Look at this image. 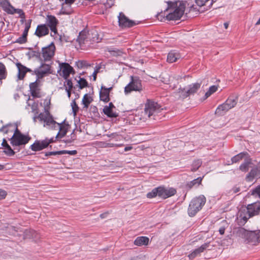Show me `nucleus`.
I'll return each instance as SVG.
<instances>
[{"label": "nucleus", "mask_w": 260, "mask_h": 260, "mask_svg": "<svg viewBox=\"0 0 260 260\" xmlns=\"http://www.w3.org/2000/svg\"><path fill=\"white\" fill-rule=\"evenodd\" d=\"M185 9V4L183 2H168V8L166 11L169 12L166 15L167 19L168 20H179L183 15Z\"/></svg>", "instance_id": "1"}, {"label": "nucleus", "mask_w": 260, "mask_h": 260, "mask_svg": "<svg viewBox=\"0 0 260 260\" xmlns=\"http://www.w3.org/2000/svg\"><path fill=\"white\" fill-rule=\"evenodd\" d=\"M162 109L157 103L151 100H147L145 105L144 115L150 119L156 120L157 114Z\"/></svg>", "instance_id": "2"}, {"label": "nucleus", "mask_w": 260, "mask_h": 260, "mask_svg": "<svg viewBox=\"0 0 260 260\" xmlns=\"http://www.w3.org/2000/svg\"><path fill=\"white\" fill-rule=\"evenodd\" d=\"M206 202V199L204 195H200L194 198L190 202L188 208V214L190 217L194 216L201 210Z\"/></svg>", "instance_id": "3"}, {"label": "nucleus", "mask_w": 260, "mask_h": 260, "mask_svg": "<svg viewBox=\"0 0 260 260\" xmlns=\"http://www.w3.org/2000/svg\"><path fill=\"white\" fill-rule=\"evenodd\" d=\"M30 138L28 136L22 134L16 127V129L12 137L10 139V143L14 147L24 145L27 144L30 140Z\"/></svg>", "instance_id": "4"}, {"label": "nucleus", "mask_w": 260, "mask_h": 260, "mask_svg": "<svg viewBox=\"0 0 260 260\" xmlns=\"http://www.w3.org/2000/svg\"><path fill=\"white\" fill-rule=\"evenodd\" d=\"M131 82L125 87L124 92L125 94L131 93L132 91L141 92L143 90L142 81L138 77L131 76Z\"/></svg>", "instance_id": "5"}, {"label": "nucleus", "mask_w": 260, "mask_h": 260, "mask_svg": "<svg viewBox=\"0 0 260 260\" xmlns=\"http://www.w3.org/2000/svg\"><path fill=\"white\" fill-rule=\"evenodd\" d=\"M39 119L40 121H44V126L48 128L55 129L58 122L53 120L52 116L48 110L45 108V113H41L38 114Z\"/></svg>", "instance_id": "6"}, {"label": "nucleus", "mask_w": 260, "mask_h": 260, "mask_svg": "<svg viewBox=\"0 0 260 260\" xmlns=\"http://www.w3.org/2000/svg\"><path fill=\"white\" fill-rule=\"evenodd\" d=\"M237 104V98L230 97L222 104L220 105L216 110L215 113L219 115H223L229 110L234 108Z\"/></svg>", "instance_id": "7"}, {"label": "nucleus", "mask_w": 260, "mask_h": 260, "mask_svg": "<svg viewBox=\"0 0 260 260\" xmlns=\"http://www.w3.org/2000/svg\"><path fill=\"white\" fill-rule=\"evenodd\" d=\"M54 142L53 138H46L43 140H36L30 148L34 151H38L47 148L48 145Z\"/></svg>", "instance_id": "8"}, {"label": "nucleus", "mask_w": 260, "mask_h": 260, "mask_svg": "<svg viewBox=\"0 0 260 260\" xmlns=\"http://www.w3.org/2000/svg\"><path fill=\"white\" fill-rule=\"evenodd\" d=\"M201 87V84L199 83H193L188 85L186 88L180 89L179 92L183 98H185L197 92Z\"/></svg>", "instance_id": "9"}, {"label": "nucleus", "mask_w": 260, "mask_h": 260, "mask_svg": "<svg viewBox=\"0 0 260 260\" xmlns=\"http://www.w3.org/2000/svg\"><path fill=\"white\" fill-rule=\"evenodd\" d=\"M55 47L53 43L42 49V56L45 61H49L51 59L54 55Z\"/></svg>", "instance_id": "10"}, {"label": "nucleus", "mask_w": 260, "mask_h": 260, "mask_svg": "<svg viewBox=\"0 0 260 260\" xmlns=\"http://www.w3.org/2000/svg\"><path fill=\"white\" fill-rule=\"evenodd\" d=\"M38 80L39 79H37L35 82L31 83L29 84L30 93L31 96L34 98H40L42 96L41 84Z\"/></svg>", "instance_id": "11"}, {"label": "nucleus", "mask_w": 260, "mask_h": 260, "mask_svg": "<svg viewBox=\"0 0 260 260\" xmlns=\"http://www.w3.org/2000/svg\"><path fill=\"white\" fill-rule=\"evenodd\" d=\"M118 22L119 26L122 28H129L138 24L134 21L129 20L122 12H120L119 14Z\"/></svg>", "instance_id": "12"}, {"label": "nucleus", "mask_w": 260, "mask_h": 260, "mask_svg": "<svg viewBox=\"0 0 260 260\" xmlns=\"http://www.w3.org/2000/svg\"><path fill=\"white\" fill-rule=\"evenodd\" d=\"M158 197L164 199L174 196L176 193V190L173 188H166L162 186L157 187Z\"/></svg>", "instance_id": "13"}, {"label": "nucleus", "mask_w": 260, "mask_h": 260, "mask_svg": "<svg viewBox=\"0 0 260 260\" xmlns=\"http://www.w3.org/2000/svg\"><path fill=\"white\" fill-rule=\"evenodd\" d=\"M60 71H62V77L67 79L70 76L71 74H74L75 72L72 67L68 63L62 62L59 63Z\"/></svg>", "instance_id": "14"}, {"label": "nucleus", "mask_w": 260, "mask_h": 260, "mask_svg": "<svg viewBox=\"0 0 260 260\" xmlns=\"http://www.w3.org/2000/svg\"><path fill=\"white\" fill-rule=\"evenodd\" d=\"M250 217V215L244 209H240L237 213V223L239 225L243 226Z\"/></svg>", "instance_id": "15"}, {"label": "nucleus", "mask_w": 260, "mask_h": 260, "mask_svg": "<svg viewBox=\"0 0 260 260\" xmlns=\"http://www.w3.org/2000/svg\"><path fill=\"white\" fill-rule=\"evenodd\" d=\"M46 25L50 28L52 32L55 34L57 32V25L58 21L54 16L48 15L46 18Z\"/></svg>", "instance_id": "16"}, {"label": "nucleus", "mask_w": 260, "mask_h": 260, "mask_svg": "<svg viewBox=\"0 0 260 260\" xmlns=\"http://www.w3.org/2000/svg\"><path fill=\"white\" fill-rule=\"evenodd\" d=\"M50 65L42 64L39 69H35L34 72L36 75L37 79H40L43 78L46 74L50 73Z\"/></svg>", "instance_id": "17"}, {"label": "nucleus", "mask_w": 260, "mask_h": 260, "mask_svg": "<svg viewBox=\"0 0 260 260\" xmlns=\"http://www.w3.org/2000/svg\"><path fill=\"white\" fill-rule=\"evenodd\" d=\"M250 215L251 217L258 215L260 212V202H256L247 205L244 209Z\"/></svg>", "instance_id": "18"}, {"label": "nucleus", "mask_w": 260, "mask_h": 260, "mask_svg": "<svg viewBox=\"0 0 260 260\" xmlns=\"http://www.w3.org/2000/svg\"><path fill=\"white\" fill-rule=\"evenodd\" d=\"M249 231L241 227H235L233 231L234 236L245 242Z\"/></svg>", "instance_id": "19"}, {"label": "nucleus", "mask_w": 260, "mask_h": 260, "mask_svg": "<svg viewBox=\"0 0 260 260\" xmlns=\"http://www.w3.org/2000/svg\"><path fill=\"white\" fill-rule=\"evenodd\" d=\"M56 127L59 128V131L56 135V138H62L67 134L68 129L70 128V125L68 123H66L65 120H64L61 123H58Z\"/></svg>", "instance_id": "20"}, {"label": "nucleus", "mask_w": 260, "mask_h": 260, "mask_svg": "<svg viewBox=\"0 0 260 260\" xmlns=\"http://www.w3.org/2000/svg\"><path fill=\"white\" fill-rule=\"evenodd\" d=\"M16 66L18 69V73L17 74L19 80H22L27 72H32V70L25 66L22 65L20 62H17Z\"/></svg>", "instance_id": "21"}, {"label": "nucleus", "mask_w": 260, "mask_h": 260, "mask_svg": "<svg viewBox=\"0 0 260 260\" xmlns=\"http://www.w3.org/2000/svg\"><path fill=\"white\" fill-rule=\"evenodd\" d=\"M209 246V243H205L202 245L198 248L194 250L191 253L188 255V257L190 259L192 260L196 257L198 256L201 253L204 252V251Z\"/></svg>", "instance_id": "22"}, {"label": "nucleus", "mask_w": 260, "mask_h": 260, "mask_svg": "<svg viewBox=\"0 0 260 260\" xmlns=\"http://www.w3.org/2000/svg\"><path fill=\"white\" fill-rule=\"evenodd\" d=\"M247 243H251L252 245H256L259 243L258 234L255 232L249 231L247 236L245 242Z\"/></svg>", "instance_id": "23"}, {"label": "nucleus", "mask_w": 260, "mask_h": 260, "mask_svg": "<svg viewBox=\"0 0 260 260\" xmlns=\"http://www.w3.org/2000/svg\"><path fill=\"white\" fill-rule=\"evenodd\" d=\"M49 28L45 24L38 25L35 34L39 37H42L49 34Z\"/></svg>", "instance_id": "24"}, {"label": "nucleus", "mask_w": 260, "mask_h": 260, "mask_svg": "<svg viewBox=\"0 0 260 260\" xmlns=\"http://www.w3.org/2000/svg\"><path fill=\"white\" fill-rule=\"evenodd\" d=\"M181 58L180 54L175 50L171 51L167 56V61L169 63H173L176 62Z\"/></svg>", "instance_id": "25"}, {"label": "nucleus", "mask_w": 260, "mask_h": 260, "mask_svg": "<svg viewBox=\"0 0 260 260\" xmlns=\"http://www.w3.org/2000/svg\"><path fill=\"white\" fill-rule=\"evenodd\" d=\"M149 242V239L145 236L137 237L134 241V244L138 246L147 245Z\"/></svg>", "instance_id": "26"}, {"label": "nucleus", "mask_w": 260, "mask_h": 260, "mask_svg": "<svg viewBox=\"0 0 260 260\" xmlns=\"http://www.w3.org/2000/svg\"><path fill=\"white\" fill-rule=\"evenodd\" d=\"M259 170L257 167H254L251 169L249 173L246 175L245 179L247 181L251 182L254 178L258 175Z\"/></svg>", "instance_id": "27"}, {"label": "nucleus", "mask_w": 260, "mask_h": 260, "mask_svg": "<svg viewBox=\"0 0 260 260\" xmlns=\"http://www.w3.org/2000/svg\"><path fill=\"white\" fill-rule=\"evenodd\" d=\"M100 98L101 101L107 103L110 101L109 93L106 91V87L102 86L100 92Z\"/></svg>", "instance_id": "28"}, {"label": "nucleus", "mask_w": 260, "mask_h": 260, "mask_svg": "<svg viewBox=\"0 0 260 260\" xmlns=\"http://www.w3.org/2000/svg\"><path fill=\"white\" fill-rule=\"evenodd\" d=\"M17 126L14 124L9 123L4 125L0 128V132H3L5 134H8L10 132H13L16 129Z\"/></svg>", "instance_id": "29"}, {"label": "nucleus", "mask_w": 260, "mask_h": 260, "mask_svg": "<svg viewBox=\"0 0 260 260\" xmlns=\"http://www.w3.org/2000/svg\"><path fill=\"white\" fill-rule=\"evenodd\" d=\"M252 164L251 159L248 158L245 160L244 162H243L239 167V169L242 172H246L249 170V168L251 167L250 165Z\"/></svg>", "instance_id": "30"}, {"label": "nucleus", "mask_w": 260, "mask_h": 260, "mask_svg": "<svg viewBox=\"0 0 260 260\" xmlns=\"http://www.w3.org/2000/svg\"><path fill=\"white\" fill-rule=\"evenodd\" d=\"M103 111L105 115L110 118H115L118 116L117 113L114 112L112 109H110V107H107V106L104 107Z\"/></svg>", "instance_id": "31"}, {"label": "nucleus", "mask_w": 260, "mask_h": 260, "mask_svg": "<svg viewBox=\"0 0 260 260\" xmlns=\"http://www.w3.org/2000/svg\"><path fill=\"white\" fill-rule=\"evenodd\" d=\"M202 179H203V177H198L197 179H195L192 180L191 181L188 182L186 184V187L188 189H191L192 187H193L194 186H198L201 183Z\"/></svg>", "instance_id": "32"}, {"label": "nucleus", "mask_w": 260, "mask_h": 260, "mask_svg": "<svg viewBox=\"0 0 260 260\" xmlns=\"http://www.w3.org/2000/svg\"><path fill=\"white\" fill-rule=\"evenodd\" d=\"M93 99L91 96H90L88 94H85L82 100V103L84 105V108L87 109L88 108L90 104L92 102Z\"/></svg>", "instance_id": "33"}, {"label": "nucleus", "mask_w": 260, "mask_h": 260, "mask_svg": "<svg viewBox=\"0 0 260 260\" xmlns=\"http://www.w3.org/2000/svg\"><path fill=\"white\" fill-rule=\"evenodd\" d=\"M248 155V154L246 152H241L231 158L232 163H236L240 160H242L245 156Z\"/></svg>", "instance_id": "34"}, {"label": "nucleus", "mask_w": 260, "mask_h": 260, "mask_svg": "<svg viewBox=\"0 0 260 260\" xmlns=\"http://www.w3.org/2000/svg\"><path fill=\"white\" fill-rule=\"evenodd\" d=\"M87 39L86 32L84 31H81L77 39V41L79 43L80 45L84 44L85 41Z\"/></svg>", "instance_id": "35"}, {"label": "nucleus", "mask_w": 260, "mask_h": 260, "mask_svg": "<svg viewBox=\"0 0 260 260\" xmlns=\"http://www.w3.org/2000/svg\"><path fill=\"white\" fill-rule=\"evenodd\" d=\"M76 66L78 69H82L85 68H88L89 67H90V64L87 62V61L84 60H78V61L76 62Z\"/></svg>", "instance_id": "36"}, {"label": "nucleus", "mask_w": 260, "mask_h": 260, "mask_svg": "<svg viewBox=\"0 0 260 260\" xmlns=\"http://www.w3.org/2000/svg\"><path fill=\"white\" fill-rule=\"evenodd\" d=\"M202 161L201 159H197L193 161L191 169V171H196L202 165Z\"/></svg>", "instance_id": "37"}, {"label": "nucleus", "mask_w": 260, "mask_h": 260, "mask_svg": "<svg viewBox=\"0 0 260 260\" xmlns=\"http://www.w3.org/2000/svg\"><path fill=\"white\" fill-rule=\"evenodd\" d=\"M7 76L6 69L5 65L0 63V80L5 79Z\"/></svg>", "instance_id": "38"}, {"label": "nucleus", "mask_w": 260, "mask_h": 260, "mask_svg": "<svg viewBox=\"0 0 260 260\" xmlns=\"http://www.w3.org/2000/svg\"><path fill=\"white\" fill-rule=\"evenodd\" d=\"M4 152L7 155L9 156H13L15 153L14 151L11 148L9 144H6V148H4Z\"/></svg>", "instance_id": "39"}, {"label": "nucleus", "mask_w": 260, "mask_h": 260, "mask_svg": "<svg viewBox=\"0 0 260 260\" xmlns=\"http://www.w3.org/2000/svg\"><path fill=\"white\" fill-rule=\"evenodd\" d=\"M78 81V83L79 84V87L80 89H83L88 86V82L86 79L83 78H80Z\"/></svg>", "instance_id": "40"}, {"label": "nucleus", "mask_w": 260, "mask_h": 260, "mask_svg": "<svg viewBox=\"0 0 260 260\" xmlns=\"http://www.w3.org/2000/svg\"><path fill=\"white\" fill-rule=\"evenodd\" d=\"M217 90V86L216 85H213L210 87L209 90L205 93V98H207L210 96L212 94L216 91Z\"/></svg>", "instance_id": "41"}, {"label": "nucleus", "mask_w": 260, "mask_h": 260, "mask_svg": "<svg viewBox=\"0 0 260 260\" xmlns=\"http://www.w3.org/2000/svg\"><path fill=\"white\" fill-rule=\"evenodd\" d=\"M4 11L7 12L8 14H14L16 12V9L13 7L9 3V6H8L7 8H5Z\"/></svg>", "instance_id": "42"}, {"label": "nucleus", "mask_w": 260, "mask_h": 260, "mask_svg": "<svg viewBox=\"0 0 260 260\" xmlns=\"http://www.w3.org/2000/svg\"><path fill=\"white\" fill-rule=\"evenodd\" d=\"M157 187L154 188L152 190L147 194V197L148 198H152L156 196L158 197Z\"/></svg>", "instance_id": "43"}, {"label": "nucleus", "mask_w": 260, "mask_h": 260, "mask_svg": "<svg viewBox=\"0 0 260 260\" xmlns=\"http://www.w3.org/2000/svg\"><path fill=\"white\" fill-rule=\"evenodd\" d=\"M251 195L258 197L260 198V185L257 186L254 189L251 190Z\"/></svg>", "instance_id": "44"}, {"label": "nucleus", "mask_w": 260, "mask_h": 260, "mask_svg": "<svg viewBox=\"0 0 260 260\" xmlns=\"http://www.w3.org/2000/svg\"><path fill=\"white\" fill-rule=\"evenodd\" d=\"M209 0H195L197 5L200 7L203 6L205 4L208 2ZM215 2L214 0L211 1V5L213 4V3Z\"/></svg>", "instance_id": "45"}, {"label": "nucleus", "mask_w": 260, "mask_h": 260, "mask_svg": "<svg viewBox=\"0 0 260 260\" xmlns=\"http://www.w3.org/2000/svg\"><path fill=\"white\" fill-rule=\"evenodd\" d=\"M71 106H72V110H73V112L74 113V115H76V114H77V112L78 111L79 107H78V105H77V104H76V103L75 100H74L71 103Z\"/></svg>", "instance_id": "46"}, {"label": "nucleus", "mask_w": 260, "mask_h": 260, "mask_svg": "<svg viewBox=\"0 0 260 260\" xmlns=\"http://www.w3.org/2000/svg\"><path fill=\"white\" fill-rule=\"evenodd\" d=\"M66 81L64 83V86L66 87H68V89H72L73 85L71 79L67 78L65 79Z\"/></svg>", "instance_id": "47"}, {"label": "nucleus", "mask_w": 260, "mask_h": 260, "mask_svg": "<svg viewBox=\"0 0 260 260\" xmlns=\"http://www.w3.org/2000/svg\"><path fill=\"white\" fill-rule=\"evenodd\" d=\"M9 2L8 0H0V6L2 7L4 10L7 7L9 6Z\"/></svg>", "instance_id": "48"}, {"label": "nucleus", "mask_w": 260, "mask_h": 260, "mask_svg": "<svg viewBox=\"0 0 260 260\" xmlns=\"http://www.w3.org/2000/svg\"><path fill=\"white\" fill-rule=\"evenodd\" d=\"M62 152L61 150L57 151H50L47 152L45 153V156H48L50 155H61Z\"/></svg>", "instance_id": "49"}, {"label": "nucleus", "mask_w": 260, "mask_h": 260, "mask_svg": "<svg viewBox=\"0 0 260 260\" xmlns=\"http://www.w3.org/2000/svg\"><path fill=\"white\" fill-rule=\"evenodd\" d=\"M62 154H68L71 155H75L77 153V150H61Z\"/></svg>", "instance_id": "50"}, {"label": "nucleus", "mask_w": 260, "mask_h": 260, "mask_svg": "<svg viewBox=\"0 0 260 260\" xmlns=\"http://www.w3.org/2000/svg\"><path fill=\"white\" fill-rule=\"evenodd\" d=\"M26 42H27V39L25 38L22 36L19 37L15 41L16 43H18L19 44H24V43H26Z\"/></svg>", "instance_id": "51"}, {"label": "nucleus", "mask_w": 260, "mask_h": 260, "mask_svg": "<svg viewBox=\"0 0 260 260\" xmlns=\"http://www.w3.org/2000/svg\"><path fill=\"white\" fill-rule=\"evenodd\" d=\"M101 69V67L100 66H96L94 69V71L92 74V76H93V79L94 81H95L96 80V75L99 72V71Z\"/></svg>", "instance_id": "52"}, {"label": "nucleus", "mask_w": 260, "mask_h": 260, "mask_svg": "<svg viewBox=\"0 0 260 260\" xmlns=\"http://www.w3.org/2000/svg\"><path fill=\"white\" fill-rule=\"evenodd\" d=\"M7 196L5 190L0 189V200L4 199Z\"/></svg>", "instance_id": "53"}, {"label": "nucleus", "mask_w": 260, "mask_h": 260, "mask_svg": "<svg viewBox=\"0 0 260 260\" xmlns=\"http://www.w3.org/2000/svg\"><path fill=\"white\" fill-rule=\"evenodd\" d=\"M15 13L19 14L20 17H21V18L24 17V13L21 9H16Z\"/></svg>", "instance_id": "54"}, {"label": "nucleus", "mask_w": 260, "mask_h": 260, "mask_svg": "<svg viewBox=\"0 0 260 260\" xmlns=\"http://www.w3.org/2000/svg\"><path fill=\"white\" fill-rule=\"evenodd\" d=\"M31 22V20L29 19L28 20V21L25 23V30H29L30 27V24Z\"/></svg>", "instance_id": "55"}, {"label": "nucleus", "mask_w": 260, "mask_h": 260, "mask_svg": "<svg viewBox=\"0 0 260 260\" xmlns=\"http://www.w3.org/2000/svg\"><path fill=\"white\" fill-rule=\"evenodd\" d=\"M240 187H239L235 186V187H234L232 188V190H231V191H233V193H237V192H238L239 191H240Z\"/></svg>", "instance_id": "56"}, {"label": "nucleus", "mask_w": 260, "mask_h": 260, "mask_svg": "<svg viewBox=\"0 0 260 260\" xmlns=\"http://www.w3.org/2000/svg\"><path fill=\"white\" fill-rule=\"evenodd\" d=\"M121 145H118V144H115L113 143H107L106 144V145L105 147H112L114 146H120Z\"/></svg>", "instance_id": "57"}, {"label": "nucleus", "mask_w": 260, "mask_h": 260, "mask_svg": "<svg viewBox=\"0 0 260 260\" xmlns=\"http://www.w3.org/2000/svg\"><path fill=\"white\" fill-rule=\"evenodd\" d=\"M76 0H64V3L67 5H71Z\"/></svg>", "instance_id": "58"}, {"label": "nucleus", "mask_w": 260, "mask_h": 260, "mask_svg": "<svg viewBox=\"0 0 260 260\" xmlns=\"http://www.w3.org/2000/svg\"><path fill=\"white\" fill-rule=\"evenodd\" d=\"M107 136L110 138H115L118 136V134L117 133H112L110 135H107Z\"/></svg>", "instance_id": "59"}, {"label": "nucleus", "mask_w": 260, "mask_h": 260, "mask_svg": "<svg viewBox=\"0 0 260 260\" xmlns=\"http://www.w3.org/2000/svg\"><path fill=\"white\" fill-rule=\"evenodd\" d=\"M71 90L72 89H68V87H66V91L67 92L68 96L69 98H70L71 97Z\"/></svg>", "instance_id": "60"}, {"label": "nucleus", "mask_w": 260, "mask_h": 260, "mask_svg": "<svg viewBox=\"0 0 260 260\" xmlns=\"http://www.w3.org/2000/svg\"><path fill=\"white\" fill-rule=\"evenodd\" d=\"M28 30H24L23 32V34H22V36L24 37L25 38L27 39V35H28Z\"/></svg>", "instance_id": "61"}, {"label": "nucleus", "mask_w": 260, "mask_h": 260, "mask_svg": "<svg viewBox=\"0 0 260 260\" xmlns=\"http://www.w3.org/2000/svg\"><path fill=\"white\" fill-rule=\"evenodd\" d=\"M28 30H24L23 32V34H22V36L24 37L25 38L27 39V35H28Z\"/></svg>", "instance_id": "62"}, {"label": "nucleus", "mask_w": 260, "mask_h": 260, "mask_svg": "<svg viewBox=\"0 0 260 260\" xmlns=\"http://www.w3.org/2000/svg\"><path fill=\"white\" fill-rule=\"evenodd\" d=\"M6 144H8L6 140L5 139H3V142H2V145L4 148H6Z\"/></svg>", "instance_id": "63"}, {"label": "nucleus", "mask_w": 260, "mask_h": 260, "mask_svg": "<svg viewBox=\"0 0 260 260\" xmlns=\"http://www.w3.org/2000/svg\"><path fill=\"white\" fill-rule=\"evenodd\" d=\"M71 139L73 141L76 139V135H75V134H74V132L71 134Z\"/></svg>", "instance_id": "64"}]
</instances>
